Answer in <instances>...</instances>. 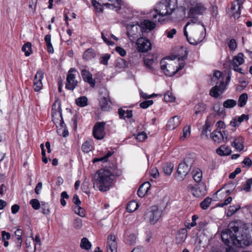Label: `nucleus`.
<instances>
[{"instance_id": "nucleus-26", "label": "nucleus", "mask_w": 252, "mask_h": 252, "mask_svg": "<svg viewBox=\"0 0 252 252\" xmlns=\"http://www.w3.org/2000/svg\"><path fill=\"white\" fill-rule=\"evenodd\" d=\"M151 187V184L149 182H146L142 184L139 188L137 191V195L140 197H143L147 193Z\"/></svg>"}, {"instance_id": "nucleus-19", "label": "nucleus", "mask_w": 252, "mask_h": 252, "mask_svg": "<svg viewBox=\"0 0 252 252\" xmlns=\"http://www.w3.org/2000/svg\"><path fill=\"white\" fill-rule=\"evenodd\" d=\"M106 252H117V244L116 242V237L113 234H110L108 237Z\"/></svg>"}, {"instance_id": "nucleus-37", "label": "nucleus", "mask_w": 252, "mask_h": 252, "mask_svg": "<svg viewBox=\"0 0 252 252\" xmlns=\"http://www.w3.org/2000/svg\"><path fill=\"white\" fill-rule=\"evenodd\" d=\"M76 103L80 107H85L88 104V99L86 96H81L76 99Z\"/></svg>"}, {"instance_id": "nucleus-15", "label": "nucleus", "mask_w": 252, "mask_h": 252, "mask_svg": "<svg viewBox=\"0 0 252 252\" xmlns=\"http://www.w3.org/2000/svg\"><path fill=\"white\" fill-rule=\"evenodd\" d=\"M44 77V72L42 70H38L35 74L33 80V88L35 92H39L42 89L43 84L42 80Z\"/></svg>"}, {"instance_id": "nucleus-16", "label": "nucleus", "mask_w": 252, "mask_h": 252, "mask_svg": "<svg viewBox=\"0 0 252 252\" xmlns=\"http://www.w3.org/2000/svg\"><path fill=\"white\" fill-rule=\"evenodd\" d=\"M211 137L215 142L220 143L227 141L228 135L224 131L215 130L212 133Z\"/></svg>"}, {"instance_id": "nucleus-22", "label": "nucleus", "mask_w": 252, "mask_h": 252, "mask_svg": "<svg viewBox=\"0 0 252 252\" xmlns=\"http://www.w3.org/2000/svg\"><path fill=\"white\" fill-rule=\"evenodd\" d=\"M188 231L186 228L180 229L176 234V243L177 244L183 243L187 238Z\"/></svg>"}, {"instance_id": "nucleus-27", "label": "nucleus", "mask_w": 252, "mask_h": 252, "mask_svg": "<svg viewBox=\"0 0 252 252\" xmlns=\"http://www.w3.org/2000/svg\"><path fill=\"white\" fill-rule=\"evenodd\" d=\"M96 53L93 49L89 48L86 50L83 55V59L86 61H89L95 57Z\"/></svg>"}, {"instance_id": "nucleus-18", "label": "nucleus", "mask_w": 252, "mask_h": 252, "mask_svg": "<svg viewBox=\"0 0 252 252\" xmlns=\"http://www.w3.org/2000/svg\"><path fill=\"white\" fill-rule=\"evenodd\" d=\"M57 107V102H55L53 105V108L52 110V115L53 118L55 119L56 118L58 119L61 118L60 125L61 126L63 127L65 125L63 121L62 117V109L61 107V104L60 103H58V106Z\"/></svg>"}, {"instance_id": "nucleus-64", "label": "nucleus", "mask_w": 252, "mask_h": 252, "mask_svg": "<svg viewBox=\"0 0 252 252\" xmlns=\"http://www.w3.org/2000/svg\"><path fill=\"white\" fill-rule=\"evenodd\" d=\"M238 120L237 119L236 116L233 117L232 120L230 122V125L232 127H238L240 126V123H238Z\"/></svg>"}, {"instance_id": "nucleus-5", "label": "nucleus", "mask_w": 252, "mask_h": 252, "mask_svg": "<svg viewBox=\"0 0 252 252\" xmlns=\"http://www.w3.org/2000/svg\"><path fill=\"white\" fill-rule=\"evenodd\" d=\"M189 6L188 17L203 15L207 10V8L204 4L197 0H190Z\"/></svg>"}, {"instance_id": "nucleus-1", "label": "nucleus", "mask_w": 252, "mask_h": 252, "mask_svg": "<svg viewBox=\"0 0 252 252\" xmlns=\"http://www.w3.org/2000/svg\"><path fill=\"white\" fill-rule=\"evenodd\" d=\"M121 174V170H117L116 172L111 173L110 171L99 169L94 175V187H96L102 192L108 191L112 186L115 177H119Z\"/></svg>"}, {"instance_id": "nucleus-8", "label": "nucleus", "mask_w": 252, "mask_h": 252, "mask_svg": "<svg viewBox=\"0 0 252 252\" xmlns=\"http://www.w3.org/2000/svg\"><path fill=\"white\" fill-rule=\"evenodd\" d=\"M188 161H184L179 164L175 175V179L179 182H182L189 171L191 163L188 164Z\"/></svg>"}, {"instance_id": "nucleus-6", "label": "nucleus", "mask_w": 252, "mask_h": 252, "mask_svg": "<svg viewBox=\"0 0 252 252\" xmlns=\"http://www.w3.org/2000/svg\"><path fill=\"white\" fill-rule=\"evenodd\" d=\"M92 162L98 166L101 165L102 167L101 169L110 171L111 173L116 172L118 170L114 159L111 160L110 158H94Z\"/></svg>"}, {"instance_id": "nucleus-59", "label": "nucleus", "mask_w": 252, "mask_h": 252, "mask_svg": "<svg viewBox=\"0 0 252 252\" xmlns=\"http://www.w3.org/2000/svg\"><path fill=\"white\" fill-rule=\"evenodd\" d=\"M147 138V135L144 132L139 133L136 137V139L140 142L144 141Z\"/></svg>"}, {"instance_id": "nucleus-14", "label": "nucleus", "mask_w": 252, "mask_h": 252, "mask_svg": "<svg viewBox=\"0 0 252 252\" xmlns=\"http://www.w3.org/2000/svg\"><path fill=\"white\" fill-rule=\"evenodd\" d=\"M245 0H234L232 2L231 11L235 19L239 18L241 14V9Z\"/></svg>"}, {"instance_id": "nucleus-43", "label": "nucleus", "mask_w": 252, "mask_h": 252, "mask_svg": "<svg viewBox=\"0 0 252 252\" xmlns=\"http://www.w3.org/2000/svg\"><path fill=\"white\" fill-rule=\"evenodd\" d=\"M144 63L145 65L150 69V71L154 73V69L152 66L153 63H154V61L152 59H145L144 60Z\"/></svg>"}, {"instance_id": "nucleus-21", "label": "nucleus", "mask_w": 252, "mask_h": 252, "mask_svg": "<svg viewBox=\"0 0 252 252\" xmlns=\"http://www.w3.org/2000/svg\"><path fill=\"white\" fill-rule=\"evenodd\" d=\"M105 95L100 98L99 104L101 109L104 111H108L110 108L111 104L108 93L106 90H104Z\"/></svg>"}, {"instance_id": "nucleus-20", "label": "nucleus", "mask_w": 252, "mask_h": 252, "mask_svg": "<svg viewBox=\"0 0 252 252\" xmlns=\"http://www.w3.org/2000/svg\"><path fill=\"white\" fill-rule=\"evenodd\" d=\"M81 75L83 80L88 83L92 87L95 85V80L93 78L92 74L86 69H83L81 71Z\"/></svg>"}, {"instance_id": "nucleus-51", "label": "nucleus", "mask_w": 252, "mask_h": 252, "mask_svg": "<svg viewBox=\"0 0 252 252\" xmlns=\"http://www.w3.org/2000/svg\"><path fill=\"white\" fill-rule=\"evenodd\" d=\"M37 0H28L29 7L32 13H34L35 10Z\"/></svg>"}, {"instance_id": "nucleus-46", "label": "nucleus", "mask_w": 252, "mask_h": 252, "mask_svg": "<svg viewBox=\"0 0 252 252\" xmlns=\"http://www.w3.org/2000/svg\"><path fill=\"white\" fill-rule=\"evenodd\" d=\"M110 58V55L105 54L102 55L100 58V63L101 64L107 65L108 64V61Z\"/></svg>"}, {"instance_id": "nucleus-61", "label": "nucleus", "mask_w": 252, "mask_h": 252, "mask_svg": "<svg viewBox=\"0 0 252 252\" xmlns=\"http://www.w3.org/2000/svg\"><path fill=\"white\" fill-rule=\"evenodd\" d=\"M236 117L238 121V123H240V125L244 120L247 121L249 119V116L244 114L240 116H237Z\"/></svg>"}, {"instance_id": "nucleus-40", "label": "nucleus", "mask_w": 252, "mask_h": 252, "mask_svg": "<svg viewBox=\"0 0 252 252\" xmlns=\"http://www.w3.org/2000/svg\"><path fill=\"white\" fill-rule=\"evenodd\" d=\"M241 207L239 205H235L229 206L226 215L227 217H230L235 214L240 209Z\"/></svg>"}, {"instance_id": "nucleus-23", "label": "nucleus", "mask_w": 252, "mask_h": 252, "mask_svg": "<svg viewBox=\"0 0 252 252\" xmlns=\"http://www.w3.org/2000/svg\"><path fill=\"white\" fill-rule=\"evenodd\" d=\"M181 123L180 117L174 116L168 121L166 128L168 130H172L176 128Z\"/></svg>"}, {"instance_id": "nucleus-39", "label": "nucleus", "mask_w": 252, "mask_h": 252, "mask_svg": "<svg viewBox=\"0 0 252 252\" xmlns=\"http://www.w3.org/2000/svg\"><path fill=\"white\" fill-rule=\"evenodd\" d=\"M91 243L89 242L87 238L84 237L82 239L80 247L82 249L88 250L91 248Z\"/></svg>"}, {"instance_id": "nucleus-45", "label": "nucleus", "mask_w": 252, "mask_h": 252, "mask_svg": "<svg viewBox=\"0 0 252 252\" xmlns=\"http://www.w3.org/2000/svg\"><path fill=\"white\" fill-rule=\"evenodd\" d=\"M164 99L166 102H173L175 100V97L171 92H167L164 94Z\"/></svg>"}, {"instance_id": "nucleus-36", "label": "nucleus", "mask_w": 252, "mask_h": 252, "mask_svg": "<svg viewBox=\"0 0 252 252\" xmlns=\"http://www.w3.org/2000/svg\"><path fill=\"white\" fill-rule=\"evenodd\" d=\"M22 50L25 53L26 56H29L32 53V44L30 42L24 44Z\"/></svg>"}, {"instance_id": "nucleus-62", "label": "nucleus", "mask_w": 252, "mask_h": 252, "mask_svg": "<svg viewBox=\"0 0 252 252\" xmlns=\"http://www.w3.org/2000/svg\"><path fill=\"white\" fill-rule=\"evenodd\" d=\"M176 30L175 29H172L170 30H167L166 31V33L167 37L169 38H172L174 36V35H175L176 33Z\"/></svg>"}, {"instance_id": "nucleus-10", "label": "nucleus", "mask_w": 252, "mask_h": 252, "mask_svg": "<svg viewBox=\"0 0 252 252\" xmlns=\"http://www.w3.org/2000/svg\"><path fill=\"white\" fill-rule=\"evenodd\" d=\"M141 32H142L141 28L138 25H130L127 28V34L132 42L139 38Z\"/></svg>"}, {"instance_id": "nucleus-13", "label": "nucleus", "mask_w": 252, "mask_h": 252, "mask_svg": "<svg viewBox=\"0 0 252 252\" xmlns=\"http://www.w3.org/2000/svg\"><path fill=\"white\" fill-rule=\"evenodd\" d=\"M136 44L138 50L141 52L145 53L151 49V43L150 40L145 38H138Z\"/></svg>"}, {"instance_id": "nucleus-50", "label": "nucleus", "mask_w": 252, "mask_h": 252, "mask_svg": "<svg viewBox=\"0 0 252 252\" xmlns=\"http://www.w3.org/2000/svg\"><path fill=\"white\" fill-rule=\"evenodd\" d=\"M30 204L35 210H38L40 207V202L37 199H32L30 200Z\"/></svg>"}, {"instance_id": "nucleus-9", "label": "nucleus", "mask_w": 252, "mask_h": 252, "mask_svg": "<svg viewBox=\"0 0 252 252\" xmlns=\"http://www.w3.org/2000/svg\"><path fill=\"white\" fill-rule=\"evenodd\" d=\"M244 55L242 53H239L237 55L233 56L232 60L229 61L230 65L232 66L234 71L241 74H244L243 70L239 66L245 63Z\"/></svg>"}, {"instance_id": "nucleus-12", "label": "nucleus", "mask_w": 252, "mask_h": 252, "mask_svg": "<svg viewBox=\"0 0 252 252\" xmlns=\"http://www.w3.org/2000/svg\"><path fill=\"white\" fill-rule=\"evenodd\" d=\"M76 71V69L71 68L68 72L65 88L69 90L73 91L77 86L78 81L75 79V75L72 73V72Z\"/></svg>"}, {"instance_id": "nucleus-41", "label": "nucleus", "mask_w": 252, "mask_h": 252, "mask_svg": "<svg viewBox=\"0 0 252 252\" xmlns=\"http://www.w3.org/2000/svg\"><path fill=\"white\" fill-rule=\"evenodd\" d=\"M190 135V126H186L183 129V135L181 136L180 139L184 141L186 138L189 137Z\"/></svg>"}, {"instance_id": "nucleus-2", "label": "nucleus", "mask_w": 252, "mask_h": 252, "mask_svg": "<svg viewBox=\"0 0 252 252\" xmlns=\"http://www.w3.org/2000/svg\"><path fill=\"white\" fill-rule=\"evenodd\" d=\"M177 7V0H162L154 11L151 12L150 17L156 22L164 21L165 19L163 17L171 15Z\"/></svg>"}, {"instance_id": "nucleus-25", "label": "nucleus", "mask_w": 252, "mask_h": 252, "mask_svg": "<svg viewBox=\"0 0 252 252\" xmlns=\"http://www.w3.org/2000/svg\"><path fill=\"white\" fill-rule=\"evenodd\" d=\"M142 32L150 31L153 30L156 27V24L149 20H145L141 22L140 25Z\"/></svg>"}, {"instance_id": "nucleus-24", "label": "nucleus", "mask_w": 252, "mask_h": 252, "mask_svg": "<svg viewBox=\"0 0 252 252\" xmlns=\"http://www.w3.org/2000/svg\"><path fill=\"white\" fill-rule=\"evenodd\" d=\"M206 192V187L205 183H201L196 187L195 190L193 191V195L196 197H200L205 195Z\"/></svg>"}, {"instance_id": "nucleus-31", "label": "nucleus", "mask_w": 252, "mask_h": 252, "mask_svg": "<svg viewBox=\"0 0 252 252\" xmlns=\"http://www.w3.org/2000/svg\"><path fill=\"white\" fill-rule=\"evenodd\" d=\"M192 176L194 180L199 184L201 183V181L202 178V173L201 170L197 168L192 171Z\"/></svg>"}, {"instance_id": "nucleus-47", "label": "nucleus", "mask_w": 252, "mask_h": 252, "mask_svg": "<svg viewBox=\"0 0 252 252\" xmlns=\"http://www.w3.org/2000/svg\"><path fill=\"white\" fill-rule=\"evenodd\" d=\"M117 66L120 68H125L127 67L128 63L124 59L119 58L117 60Z\"/></svg>"}, {"instance_id": "nucleus-60", "label": "nucleus", "mask_w": 252, "mask_h": 252, "mask_svg": "<svg viewBox=\"0 0 252 252\" xmlns=\"http://www.w3.org/2000/svg\"><path fill=\"white\" fill-rule=\"evenodd\" d=\"M228 45L229 49L231 51H234L237 47V44L235 40L234 39H230V41H229Z\"/></svg>"}, {"instance_id": "nucleus-35", "label": "nucleus", "mask_w": 252, "mask_h": 252, "mask_svg": "<svg viewBox=\"0 0 252 252\" xmlns=\"http://www.w3.org/2000/svg\"><path fill=\"white\" fill-rule=\"evenodd\" d=\"M138 207V203L135 201H129L126 206V210L129 213L133 212Z\"/></svg>"}, {"instance_id": "nucleus-30", "label": "nucleus", "mask_w": 252, "mask_h": 252, "mask_svg": "<svg viewBox=\"0 0 252 252\" xmlns=\"http://www.w3.org/2000/svg\"><path fill=\"white\" fill-rule=\"evenodd\" d=\"M44 40L46 42L47 46V50L48 53L52 54L54 53V50L52 44L51 43V34H48L45 35Z\"/></svg>"}, {"instance_id": "nucleus-53", "label": "nucleus", "mask_w": 252, "mask_h": 252, "mask_svg": "<svg viewBox=\"0 0 252 252\" xmlns=\"http://www.w3.org/2000/svg\"><path fill=\"white\" fill-rule=\"evenodd\" d=\"M41 205L42 213L45 215L49 214L50 213V209L48 204L44 202H41Z\"/></svg>"}, {"instance_id": "nucleus-44", "label": "nucleus", "mask_w": 252, "mask_h": 252, "mask_svg": "<svg viewBox=\"0 0 252 252\" xmlns=\"http://www.w3.org/2000/svg\"><path fill=\"white\" fill-rule=\"evenodd\" d=\"M252 185V178H250L247 180L246 183L243 185L241 189L247 192H249L251 190Z\"/></svg>"}, {"instance_id": "nucleus-7", "label": "nucleus", "mask_w": 252, "mask_h": 252, "mask_svg": "<svg viewBox=\"0 0 252 252\" xmlns=\"http://www.w3.org/2000/svg\"><path fill=\"white\" fill-rule=\"evenodd\" d=\"M161 214V211L158 209V207L154 206L145 212L144 219L150 224H155L160 218Z\"/></svg>"}, {"instance_id": "nucleus-17", "label": "nucleus", "mask_w": 252, "mask_h": 252, "mask_svg": "<svg viewBox=\"0 0 252 252\" xmlns=\"http://www.w3.org/2000/svg\"><path fill=\"white\" fill-rule=\"evenodd\" d=\"M231 143V145L238 151L243 150L244 148V139L243 137L238 136L236 137H231L229 138Z\"/></svg>"}, {"instance_id": "nucleus-63", "label": "nucleus", "mask_w": 252, "mask_h": 252, "mask_svg": "<svg viewBox=\"0 0 252 252\" xmlns=\"http://www.w3.org/2000/svg\"><path fill=\"white\" fill-rule=\"evenodd\" d=\"M75 212L81 217H84L85 216L84 210L80 206H76Z\"/></svg>"}, {"instance_id": "nucleus-48", "label": "nucleus", "mask_w": 252, "mask_h": 252, "mask_svg": "<svg viewBox=\"0 0 252 252\" xmlns=\"http://www.w3.org/2000/svg\"><path fill=\"white\" fill-rule=\"evenodd\" d=\"M73 226L76 229H80L82 226V220L79 218L75 219L73 221Z\"/></svg>"}, {"instance_id": "nucleus-3", "label": "nucleus", "mask_w": 252, "mask_h": 252, "mask_svg": "<svg viewBox=\"0 0 252 252\" xmlns=\"http://www.w3.org/2000/svg\"><path fill=\"white\" fill-rule=\"evenodd\" d=\"M186 59V57L185 56L179 59L178 66H176V63L174 61L168 60L167 62L166 59H163L160 63V69L166 76L174 75L185 66Z\"/></svg>"}, {"instance_id": "nucleus-29", "label": "nucleus", "mask_w": 252, "mask_h": 252, "mask_svg": "<svg viewBox=\"0 0 252 252\" xmlns=\"http://www.w3.org/2000/svg\"><path fill=\"white\" fill-rule=\"evenodd\" d=\"M162 167L164 173L167 175H170L172 172L174 165L171 162H165L162 164Z\"/></svg>"}, {"instance_id": "nucleus-34", "label": "nucleus", "mask_w": 252, "mask_h": 252, "mask_svg": "<svg viewBox=\"0 0 252 252\" xmlns=\"http://www.w3.org/2000/svg\"><path fill=\"white\" fill-rule=\"evenodd\" d=\"M92 143L93 141L91 140L86 141L85 142H84L82 146V151L84 153H88L89 152H90L93 148Z\"/></svg>"}, {"instance_id": "nucleus-58", "label": "nucleus", "mask_w": 252, "mask_h": 252, "mask_svg": "<svg viewBox=\"0 0 252 252\" xmlns=\"http://www.w3.org/2000/svg\"><path fill=\"white\" fill-rule=\"evenodd\" d=\"M198 219V217L197 215H193L191 217L192 221L190 223H189L188 225H187V227L189 229H190L191 227L195 226L196 225V220Z\"/></svg>"}, {"instance_id": "nucleus-52", "label": "nucleus", "mask_w": 252, "mask_h": 252, "mask_svg": "<svg viewBox=\"0 0 252 252\" xmlns=\"http://www.w3.org/2000/svg\"><path fill=\"white\" fill-rule=\"evenodd\" d=\"M136 236L134 234H130L127 236L126 241V243L129 245H133L136 242Z\"/></svg>"}, {"instance_id": "nucleus-33", "label": "nucleus", "mask_w": 252, "mask_h": 252, "mask_svg": "<svg viewBox=\"0 0 252 252\" xmlns=\"http://www.w3.org/2000/svg\"><path fill=\"white\" fill-rule=\"evenodd\" d=\"M206 109V105L203 103H199L194 107V110L196 112V114H199V116H201L203 112Z\"/></svg>"}, {"instance_id": "nucleus-4", "label": "nucleus", "mask_w": 252, "mask_h": 252, "mask_svg": "<svg viewBox=\"0 0 252 252\" xmlns=\"http://www.w3.org/2000/svg\"><path fill=\"white\" fill-rule=\"evenodd\" d=\"M222 73L220 71H216L213 75L212 80L213 81L218 80L217 84L219 83V85H216L213 87L210 91V95L215 98H217L221 94L223 93L225 90L224 81V78L222 77Z\"/></svg>"}, {"instance_id": "nucleus-57", "label": "nucleus", "mask_w": 252, "mask_h": 252, "mask_svg": "<svg viewBox=\"0 0 252 252\" xmlns=\"http://www.w3.org/2000/svg\"><path fill=\"white\" fill-rule=\"evenodd\" d=\"M153 104V101L152 100H145L140 103V106L142 108L146 109L150 106L152 105Z\"/></svg>"}, {"instance_id": "nucleus-56", "label": "nucleus", "mask_w": 252, "mask_h": 252, "mask_svg": "<svg viewBox=\"0 0 252 252\" xmlns=\"http://www.w3.org/2000/svg\"><path fill=\"white\" fill-rule=\"evenodd\" d=\"M111 3L113 8H118V9L121 8L122 0H108Z\"/></svg>"}, {"instance_id": "nucleus-32", "label": "nucleus", "mask_w": 252, "mask_h": 252, "mask_svg": "<svg viewBox=\"0 0 252 252\" xmlns=\"http://www.w3.org/2000/svg\"><path fill=\"white\" fill-rule=\"evenodd\" d=\"M248 94L246 93H243L241 94L238 99V105L240 107H243L244 106L248 100Z\"/></svg>"}, {"instance_id": "nucleus-54", "label": "nucleus", "mask_w": 252, "mask_h": 252, "mask_svg": "<svg viewBox=\"0 0 252 252\" xmlns=\"http://www.w3.org/2000/svg\"><path fill=\"white\" fill-rule=\"evenodd\" d=\"M241 164L243 168H249L252 165V161L251 158H244Z\"/></svg>"}, {"instance_id": "nucleus-42", "label": "nucleus", "mask_w": 252, "mask_h": 252, "mask_svg": "<svg viewBox=\"0 0 252 252\" xmlns=\"http://www.w3.org/2000/svg\"><path fill=\"white\" fill-rule=\"evenodd\" d=\"M212 198L209 197L205 198L201 203L200 206L203 210L207 209L210 206Z\"/></svg>"}, {"instance_id": "nucleus-49", "label": "nucleus", "mask_w": 252, "mask_h": 252, "mask_svg": "<svg viewBox=\"0 0 252 252\" xmlns=\"http://www.w3.org/2000/svg\"><path fill=\"white\" fill-rule=\"evenodd\" d=\"M190 19L187 22L186 27L188 26L190 24H200L201 22L198 20L197 16H193V17H189Z\"/></svg>"}, {"instance_id": "nucleus-28", "label": "nucleus", "mask_w": 252, "mask_h": 252, "mask_svg": "<svg viewBox=\"0 0 252 252\" xmlns=\"http://www.w3.org/2000/svg\"><path fill=\"white\" fill-rule=\"evenodd\" d=\"M217 154L220 156H227L231 153L230 148L226 146H221L217 149Z\"/></svg>"}, {"instance_id": "nucleus-55", "label": "nucleus", "mask_w": 252, "mask_h": 252, "mask_svg": "<svg viewBox=\"0 0 252 252\" xmlns=\"http://www.w3.org/2000/svg\"><path fill=\"white\" fill-rule=\"evenodd\" d=\"M17 232L18 233V234H17V246L20 247L22 242V238L21 236L22 231L21 229L17 228Z\"/></svg>"}, {"instance_id": "nucleus-38", "label": "nucleus", "mask_w": 252, "mask_h": 252, "mask_svg": "<svg viewBox=\"0 0 252 252\" xmlns=\"http://www.w3.org/2000/svg\"><path fill=\"white\" fill-rule=\"evenodd\" d=\"M237 104L236 100L232 99H228L223 103V106L225 108H232Z\"/></svg>"}, {"instance_id": "nucleus-11", "label": "nucleus", "mask_w": 252, "mask_h": 252, "mask_svg": "<svg viewBox=\"0 0 252 252\" xmlns=\"http://www.w3.org/2000/svg\"><path fill=\"white\" fill-rule=\"evenodd\" d=\"M105 122H96L93 127V134L94 137L98 140L103 138L105 135L104 131Z\"/></svg>"}]
</instances>
